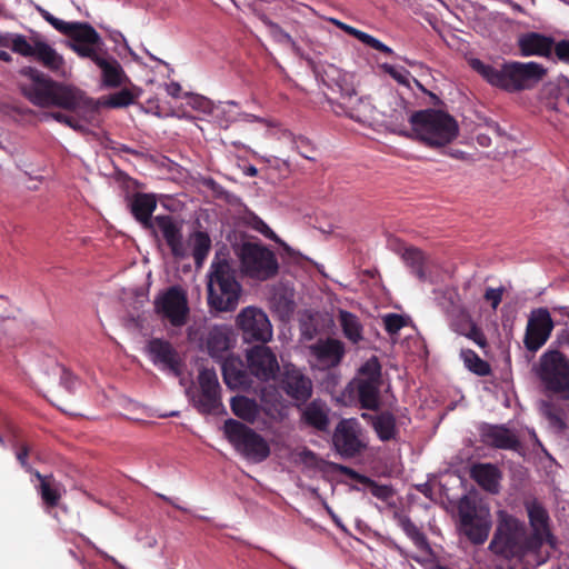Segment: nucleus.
I'll use <instances>...</instances> for the list:
<instances>
[{
  "instance_id": "f257e3e1",
  "label": "nucleus",
  "mask_w": 569,
  "mask_h": 569,
  "mask_svg": "<svg viewBox=\"0 0 569 569\" xmlns=\"http://www.w3.org/2000/svg\"><path fill=\"white\" fill-rule=\"evenodd\" d=\"M23 74L31 80L22 86L23 96L34 106L41 108H59L73 114L62 111H52L47 117L59 123H63L78 132H84L86 128L80 120L89 121L99 111V104L89 98L82 90L52 80L38 69L28 67Z\"/></svg>"
},
{
  "instance_id": "f03ea898",
  "label": "nucleus",
  "mask_w": 569,
  "mask_h": 569,
  "mask_svg": "<svg viewBox=\"0 0 569 569\" xmlns=\"http://www.w3.org/2000/svg\"><path fill=\"white\" fill-rule=\"evenodd\" d=\"M469 63L489 84L510 93L533 89L548 72L547 68L535 61H509L496 67L480 59H471Z\"/></svg>"
},
{
  "instance_id": "7ed1b4c3",
  "label": "nucleus",
  "mask_w": 569,
  "mask_h": 569,
  "mask_svg": "<svg viewBox=\"0 0 569 569\" xmlns=\"http://www.w3.org/2000/svg\"><path fill=\"white\" fill-rule=\"evenodd\" d=\"M208 306L216 312L236 310L242 292L237 273L231 262L217 252L208 272Z\"/></svg>"
},
{
  "instance_id": "20e7f679",
  "label": "nucleus",
  "mask_w": 569,
  "mask_h": 569,
  "mask_svg": "<svg viewBox=\"0 0 569 569\" xmlns=\"http://www.w3.org/2000/svg\"><path fill=\"white\" fill-rule=\"evenodd\" d=\"M409 122L416 139L433 149L451 143L459 134L457 120L439 109L428 108L415 111Z\"/></svg>"
},
{
  "instance_id": "39448f33",
  "label": "nucleus",
  "mask_w": 569,
  "mask_h": 569,
  "mask_svg": "<svg viewBox=\"0 0 569 569\" xmlns=\"http://www.w3.org/2000/svg\"><path fill=\"white\" fill-rule=\"evenodd\" d=\"M528 536L523 521L506 511H500L489 549L507 560L521 559L527 555H538L539 549L527 547Z\"/></svg>"
},
{
  "instance_id": "423d86ee",
  "label": "nucleus",
  "mask_w": 569,
  "mask_h": 569,
  "mask_svg": "<svg viewBox=\"0 0 569 569\" xmlns=\"http://www.w3.org/2000/svg\"><path fill=\"white\" fill-rule=\"evenodd\" d=\"M545 393L569 400V358L558 349H548L535 366Z\"/></svg>"
},
{
  "instance_id": "0eeeda50",
  "label": "nucleus",
  "mask_w": 569,
  "mask_h": 569,
  "mask_svg": "<svg viewBox=\"0 0 569 569\" xmlns=\"http://www.w3.org/2000/svg\"><path fill=\"white\" fill-rule=\"evenodd\" d=\"M460 530L473 545H482L488 539L491 519L490 511L476 497L463 496L458 506Z\"/></svg>"
},
{
  "instance_id": "6e6552de",
  "label": "nucleus",
  "mask_w": 569,
  "mask_h": 569,
  "mask_svg": "<svg viewBox=\"0 0 569 569\" xmlns=\"http://www.w3.org/2000/svg\"><path fill=\"white\" fill-rule=\"evenodd\" d=\"M223 432L228 441L244 458L262 462L270 456L268 441L247 425L230 418L223 423Z\"/></svg>"
},
{
  "instance_id": "1a4fd4ad",
  "label": "nucleus",
  "mask_w": 569,
  "mask_h": 569,
  "mask_svg": "<svg viewBox=\"0 0 569 569\" xmlns=\"http://www.w3.org/2000/svg\"><path fill=\"white\" fill-rule=\"evenodd\" d=\"M239 258L242 270L249 278L266 281L277 276L279 271L274 252L261 243H242Z\"/></svg>"
},
{
  "instance_id": "9d476101",
  "label": "nucleus",
  "mask_w": 569,
  "mask_h": 569,
  "mask_svg": "<svg viewBox=\"0 0 569 569\" xmlns=\"http://www.w3.org/2000/svg\"><path fill=\"white\" fill-rule=\"evenodd\" d=\"M357 393L361 408L378 410L380 407V388L382 386L381 365L377 357H371L359 369Z\"/></svg>"
},
{
  "instance_id": "9b49d317",
  "label": "nucleus",
  "mask_w": 569,
  "mask_h": 569,
  "mask_svg": "<svg viewBox=\"0 0 569 569\" xmlns=\"http://www.w3.org/2000/svg\"><path fill=\"white\" fill-rule=\"evenodd\" d=\"M193 407L202 415H211L222 408L221 387L214 369L202 368L198 375V388L190 395Z\"/></svg>"
},
{
  "instance_id": "f8f14e48",
  "label": "nucleus",
  "mask_w": 569,
  "mask_h": 569,
  "mask_svg": "<svg viewBox=\"0 0 569 569\" xmlns=\"http://www.w3.org/2000/svg\"><path fill=\"white\" fill-rule=\"evenodd\" d=\"M525 509L527 511L531 532L528 533L527 547L541 550L547 543L550 548L557 547V538L551 531L550 517L547 509L537 499L526 500Z\"/></svg>"
},
{
  "instance_id": "ddd939ff",
  "label": "nucleus",
  "mask_w": 569,
  "mask_h": 569,
  "mask_svg": "<svg viewBox=\"0 0 569 569\" xmlns=\"http://www.w3.org/2000/svg\"><path fill=\"white\" fill-rule=\"evenodd\" d=\"M153 305L156 312L168 319L173 327H182L188 322L190 309L187 292L180 286L169 287L159 293Z\"/></svg>"
},
{
  "instance_id": "4468645a",
  "label": "nucleus",
  "mask_w": 569,
  "mask_h": 569,
  "mask_svg": "<svg viewBox=\"0 0 569 569\" xmlns=\"http://www.w3.org/2000/svg\"><path fill=\"white\" fill-rule=\"evenodd\" d=\"M246 342L266 343L272 338V326L268 316L259 308L246 307L236 319Z\"/></svg>"
},
{
  "instance_id": "2eb2a0df",
  "label": "nucleus",
  "mask_w": 569,
  "mask_h": 569,
  "mask_svg": "<svg viewBox=\"0 0 569 569\" xmlns=\"http://www.w3.org/2000/svg\"><path fill=\"white\" fill-rule=\"evenodd\" d=\"M555 321L548 308L540 307L531 310L523 336V346L527 351L536 353L551 337Z\"/></svg>"
},
{
  "instance_id": "dca6fc26",
  "label": "nucleus",
  "mask_w": 569,
  "mask_h": 569,
  "mask_svg": "<svg viewBox=\"0 0 569 569\" xmlns=\"http://www.w3.org/2000/svg\"><path fill=\"white\" fill-rule=\"evenodd\" d=\"M280 389L296 402L297 407L306 405L312 396L311 379L292 363H284L279 373Z\"/></svg>"
},
{
  "instance_id": "f3484780",
  "label": "nucleus",
  "mask_w": 569,
  "mask_h": 569,
  "mask_svg": "<svg viewBox=\"0 0 569 569\" xmlns=\"http://www.w3.org/2000/svg\"><path fill=\"white\" fill-rule=\"evenodd\" d=\"M336 451L343 458H355L367 447L361 439V428L355 419H342L336 426L332 435Z\"/></svg>"
},
{
  "instance_id": "a211bd4d",
  "label": "nucleus",
  "mask_w": 569,
  "mask_h": 569,
  "mask_svg": "<svg viewBox=\"0 0 569 569\" xmlns=\"http://www.w3.org/2000/svg\"><path fill=\"white\" fill-rule=\"evenodd\" d=\"M68 36L71 39V49L81 58H87L96 64L103 57L99 52L102 40L96 29L87 22H74Z\"/></svg>"
},
{
  "instance_id": "6ab92c4d",
  "label": "nucleus",
  "mask_w": 569,
  "mask_h": 569,
  "mask_svg": "<svg viewBox=\"0 0 569 569\" xmlns=\"http://www.w3.org/2000/svg\"><path fill=\"white\" fill-rule=\"evenodd\" d=\"M246 359L249 372L263 382L276 380L282 370L276 353L264 343L248 349Z\"/></svg>"
},
{
  "instance_id": "aec40b11",
  "label": "nucleus",
  "mask_w": 569,
  "mask_h": 569,
  "mask_svg": "<svg viewBox=\"0 0 569 569\" xmlns=\"http://www.w3.org/2000/svg\"><path fill=\"white\" fill-rule=\"evenodd\" d=\"M153 228H157L174 258H184L187 250L182 241V226L170 214L156 216ZM154 231V229H151Z\"/></svg>"
},
{
  "instance_id": "412c9836",
  "label": "nucleus",
  "mask_w": 569,
  "mask_h": 569,
  "mask_svg": "<svg viewBox=\"0 0 569 569\" xmlns=\"http://www.w3.org/2000/svg\"><path fill=\"white\" fill-rule=\"evenodd\" d=\"M479 431L481 441L488 447L516 451L521 446L516 433L503 425L483 423Z\"/></svg>"
},
{
  "instance_id": "4be33fe9",
  "label": "nucleus",
  "mask_w": 569,
  "mask_h": 569,
  "mask_svg": "<svg viewBox=\"0 0 569 569\" xmlns=\"http://www.w3.org/2000/svg\"><path fill=\"white\" fill-rule=\"evenodd\" d=\"M310 351L318 363L325 369L339 366L346 353L343 342L333 338L319 339L310 346Z\"/></svg>"
},
{
  "instance_id": "5701e85b",
  "label": "nucleus",
  "mask_w": 569,
  "mask_h": 569,
  "mask_svg": "<svg viewBox=\"0 0 569 569\" xmlns=\"http://www.w3.org/2000/svg\"><path fill=\"white\" fill-rule=\"evenodd\" d=\"M555 39L539 32H526L519 36L517 46L522 57L550 58L555 48Z\"/></svg>"
},
{
  "instance_id": "b1692460",
  "label": "nucleus",
  "mask_w": 569,
  "mask_h": 569,
  "mask_svg": "<svg viewBox=\"0 0 569 569\" xmlns=\"http://www.w3.org/2000/svg\"><path fill=\"white\" fill-rule=\"evenodd\" d=\"M232 342L233 331L226 325L213 326L204 340L206 349L212 358H223L224 353L231 349Z\"/></svg>"
},
{
  "instance_id": "393cba45",
  "label": "nucleus",
  "mask_w": 569,
  "mask_h": 569,
  "mask_svg": "<svg viewBox=\"0 0 569 569\" xmlns=\"http://www.w3.org/2000/svg\"><path fill=\"white\" fill-rule=\"evenodd\" d=\"M148 349L156 365H162L174 373L179 372L180 358L169 341L159 338L151 339Z\"/></svg>"
},
{
  "instance_id": "a878e982",
  "label": "nucleus",
  "mask_w": 569,
  "mask_h": 569,
  "mask_svg": "<svg viewBox=\"0 0 569 569\" xmlns=\"http://www.w3.org/2000/svg\"><path fill=\"white\" fill-rule=\"evenodd\" d=\"M470 478L485 491L495 495L499 492L502 473L493 463L478 462L471 466Z\"/></svg>"
},
{
  "instance_id": "bb28decb",
  "label": "nucleus",
  "mask_w": 569,
  "mask_h": 569,
  "mask_svg": "<svg viewBox=\"0 0 569 569\" xmlns=\"http://www.w3.org/2000/svg\"><path fill=\"white\" fill-rule=\"evenodd\" d=\"M130 211L144 229H153L152 213L157 208L154 196L138 192L130 200Z\"/></svg>"
},
{
  "instance_id": "cd10ccee",
  "label": "nucleus",
  "mask_w": 569,
  "mask_h": 569,
  "mask_svg": "<svg viewBox=\"0 0 569 569\" xmlns=\"http://www.w3.org/2000/svg\"><path fill=\"white\" fill-rule=\"evenodd\" d=\"M362 418L371 425L381 441L395 440L398 435L396 416L390 411H381L377 415L362 413Z\"/></svg>"
},
{
  "instance_id": "c85d7f7f",
  "label": "nucleus",
  "mask_w": 569,
  "mask_h": 569,
  "mask_svg": "<svg viewBox=\"0 0 569 569\" xmlns=\"http://www.w3.org/2000/svg\"><path fill=\"white\" fill-rule=\"evenodd\" d=\"M33 59L57 76H66V63L56 49L42 40L36 41Z\"/></svg>"
},
{
  "instance_id": "c756f323",
  "label": "nucleus",
  "mask_w": 569,
  "mask_h": 569,
  "mask_svg": "<svg viewBox=\"0 0 569 569\" xmlns=\"http://www.w3.org/2000/svg\"><path fill=\"white\" fill-rule=\"evenodd\" d=\"M301 420L309 427L318 431H327L329 428V409L325 402L315 399L303 405Z\"/></svg>"
},
{
  "instance_id": "7c9ffc66",
  "label": "nucleus",
  "mask_w": 569,
  "mask_h": 569,
  "mask_svg": "<svg viewBox=\"0 0 569 569\" xmlns=\"http://www.w3.org/2000/svg\"><path fill=\"white\" fill-rule=\"evenodd\" d=\"M189 103L192 106V108H194L199 111L214 113V117L220 120L221 126H223L221 117L228 114V117H226V120H224L226 121L224 127H228L229 122L236 121L237 116L239 114V112L234 110V109H238V104L233 101H228V102L223 103L222 106H218V107L213 108L210 100H208L207 98H204L202 96H192L190 98Z\"/></svg>"
},
{
  "instance_id": "2f4dec72",
  "label": "nucleus",
  "mask_w": 569,
  "mask_h": 569,
  "mask_svg": "<svg viewBox=\"0 0 569 569\" xmlns=\"http://www.w3.org/2000/svg\"><path fill=\"white\" fill-rule=\"evenodd\" d=\"M455 332L472 340L478 347L485 349L488 346V340L482 329L473 321L468 312H461L452 322Z\"/></svg>"
},
{
  "instance_id": "473e14b6",
  "label": "nucleus",
  "mask_w": 569,
  "mask_h": 569,
  "mask_svg": "<svg viewBox=\"0 0 569 569\" xmlns=\"http://www.w3.org/2000/svg\"><path fill=\"white\" fill-rule=\"evenodd\" d=\"M221 369L223 381L230 389L249 386L250 378L243 369V363L240 359L233 357L226 358L222 362Z\"/></svg>"
},
{
  "instance_id": "72a5a7b5",
  "label": "nucleus",
  "mask_w": 569,
  "mask_h": 569,
  "mask_svg": "<svg viewBox=\"0 0 569 569\" xmlns=\"http://www.w3.org/2000/svg\"><path fill=\"white\" fill-rule=\"evenodd\" d=\"M33 477L39 481L37 490L46 507H57L62 497L63 486L57 481L52 475H41L40 472H34Z\"/></svg>"
},
{
  "instance_id": "f704fd0d",
  "label": "nucleus",
  "mask_w": 569,
  "mask_h": 569,
  "mask_svg": "<svg viewBox=\"0 0 569 569\" xmlns=\"http://www.w3.org/2000/svg\"><path fill=\"white\" fill-rule=\"evenodd\" d=\"M97 66L101 69L102 81L106 87L117 88L128 80L119 61L103 52Z\"/></svg>"
},
{
  "instance_id": "c9c22d12",
  "label": "nucleus",
  "mask_w": 569,
  "mask_h": 569,
  "mask_svg": "<svg viewBox=\"0 0 569 569\" xmlns=\"http://www.w3.org/2000/svg\"><path fill=\"white\" fill-rule=\"evenodd\" d=\"M230 408L234 416L249 423H253L260 412L257 401L246 396L232 397L230 400Z\"/></svg>"
},
{
  "instance_id": "e433bc0d",
  "label": "nucleus",
  "mask_w": 569,
  "mask_h": 569,
  "mask_svg": "<svg viewBox=\"0 0 569 569\" xmlns=\"http://www.w3.org/2000/svg\"><path fill=\"white\" fill-rule=\"evenodd\" d=\"M330 21L333 24H336L339 29H341L342 31L348 33L349 36H352L356 39H358L359 41H361L363 44H366L375 50H378L382 53H386L389 56L393 54V50L390 47H388L387 44L381 42L379 39L372 37L371 34L366 33L359 29H356L345 22L337 20V19H331Z\"/></svg>"
},
{
  "instance_id": "4c0bfd02",
  "label": "nucleus",
  "mask_w": 569,
  "mask_h": 569,
  "mask_svg": "<svg viewBox=\"0 0 569 569\" xmlns=\"http://www.w3.org/2000/svg\"><path fill=\"white\" fill-rule=\"evenodd\" d=\"M192 257L197 268H201L211 250V238L206 231L197 230L189 237Z\"/></svg>"
},
{
  "instance_id": "58836bf2",
  "label": "nucleus",
  "mask_w": 569,
  "mask_h": 569,
  "mask_svg": "<svg viewBox=\"0 0 569 569\" xmlns=\"http://www.w3.org/2000/svg\"><path fill=\"white\" fill-rule=\"evenodd\" d=\"M11 448L18 463L27 473L34 476V472H39L29 462V458L33 453V446L29 440L16 437L11 441Z\"/></svg>"
},
{
  "instance_id": "ea45409f",
  "label": "nucleus",
  "mask_w": 569,
  "mask_h": 569,
  "mask_svg": "<svg viewBox=\"0 0 569 569\" xmlns=\"http://www.w3.org/2000/svg\"><path fill=\"white\" fill-rule=\"evenodd\" d=\"M541 413L549 421L550 426L557 431H563L567 428L565 422V409L553 400H543L540 406Z\"/></svg>"
},
{
  "instance_id": "a19ab883",
  "label": "nucleus",
  "mask_w": 569,
  "mask_h": 569,
  "mask_svg": "<svg viewBox=\"0 0 569 569\" xmlns=\"http://www.w3.org/2000/svg\"><path fill=\"white\" fill-rule=\"evenodd\" d=\"M399 523L403 532L412 540L419 550L423 551L426 555L431 553L432 550L427 536L411 521L409 517H401Z\"/></svg>"
},
{
  "instance_id": "79ce46f5",
  "label": "nucleus",
  "mask_w": 569,
  "mask_h": 569,
  "mask_svg": "<svg viewBox=\"0 0 569 569\" xmlns=\"http://www.w3.org/2000/svg\"><path fill=\"white\" fill-rule=\"evenodd\" d=\"M339 322L347 339L357 343L362 339V326L357 316L349 311L339 312Z\"/></svg>"
},
{
  "instance_id": "37998d69",
  "label": "nucleus",
  "mask_w": 569,
  "mask_h": 569,
  "mask_svg": "<svg viewBox=\"0 0 569 569\" xmlns=\"http://www.w3.org/2000/svg\"><path fill=\"white\" fill-rule=\"evenodd\" d=\"M402 259L411 269V273L413 276H416L419 280L426 279V257L421 250L413 247L406 248L402 253Z\"/></svg>"
},
{
  "instance_id": "c03bdc74",
  "label": "nucleus",
  "mask_w": 569,
  "mask_h": 569,
  "mask_svg": "<svg viewBox=\"0 0 569 569\" xmlns=\"http://www.w3.org/2000/svg\"><path fill=\"white\" fill-rule=\"evenodd\" d=\"M460 357L463 360L466 368L479 377H486L491 373L490 365L481 359L477 352L471 349H462Z\"/></svg>"
},
{
  "instance_id": "a18cd8bd",
  "label": "nucleus",
  "mask_w": 569,
  "mask_h": 569,
  "mask_svg": "<svg viewBox=\"0 0 569 569\" xmlns=\"http://www.w3.org/2000/svg\"><path fill=\"white\" fill-rule=\"evenodd\" d=\"M28 41L27 37L20 33H12L9 42V49L24 58H32L36 51V41Z\"/></svg>"
},
{
  "instance_id": "49530a36",
  "label": "nucleus",
  "mask_w": 569,
  "mask_h": 569,
  "mask_svg": "<svg viewBox=\"0 0 569 569\" xmlns=\"http://www.w3.org/2000/svg\"><path fill=\"white\" fill-rule=\"evenodd\" d=\"M341 471L352 478H358L362 483H368L371 487V493L381 500H386L391 496V489L386 485H378L376 481L365 477L359 476L355 470L349 467H340Z\"/></svg>"
},
{
  "instance_id": "de8ad7c7",
  "label": "nucleus",
  "mask_w": 569,
  "mask_h": 569,
  "mask_svg": "<svg viewBox=\"0 0 569 569\" xmlns=\"http://www.w3.org/2000/svg\"><path fill=\"white\" fill-rule=\"evenodd\" d=\"M136 96L131 90L123 88L108 97L104 106L109 108H124L134 102Z\"/></svg>"
},
{
  "instance_id": "09e8293b",
  "label": "nucleus",
  "mask_w": 569,
  "mask_h": 569,
  "mask_svg": "<svg viewBox=\"0 0 569 569\" xmlns=\"http://www.w3.org/2000/svg\"><path fill=\"white\" fill-rule=\"evenodd\" d=\"M385 330L391 337L399 333L409 322V318L399 313H387L382 317Z\"/></svg>"
},
{
  "instance_id": "8fccbe9b",
  "label": "nucleus",
  "mask_w": 569,
  "mask_h": 569,
  "mask_svg": "<svg viewBox=\"0 0 569 569\" xmlns=\"http://www.w3.org/2000/svg\"><path fill=\"white\" fill-rule=\"evenodd\" d=\"M295 149L307 160L315 161L317 149L313 143L306 137H295L292 140Z\"/></svg>"
},
{
  "instance_id": "3c124183",
  "label": "nucleus",
  "mask_w": 569,
  "mask_h": 569,
  "mask_svg": "<svg viewBox=\"0 0 569 569\" xmlns=\"http://www.w3.org/2000/svg\"><path fill=\"white\" fill-rule=\"evenodd\" d=\"M40 14L41 17L48 22L50 23L57 31L61 32L62 34H67L68 32L71 31L72 29V26L74 24V22H68V21H64V20H61L59 18H56L54 16H52L50 12H48L47 10H43V9H40Z\"/></svg>"
},
{
  "instance_id": "603ef678",
  "label": "nucleus",
  "mask_w": 569,
  "mask_h": 569,
  "mask_svg": "<svg viewBox=\"0 0 569 569\" xmlns=\"http://www.w3.org/2000/svg\"><path fill=\"white\" fill-rule=\"evenodd\" d=\"M505 291L506 289L503 286H500L499 288L488 287L485 290L483 299L490 303L493 311H496L499 305L501 303Z\"/></svg>"
},
{
  "instance_id": "864d4df0",
  "label": "nucleus",
  "mask_w": 569,
  "mask_h": 569,
  "mask_svg": "<svg viewBox=\"0 0 569 569\" xmlns=\"http://www.w3.org/2000/svg\"><path fill=\"white\" fill-rule=\"evenodd\" d=\"M60 369V383L69 392H73L79 383V380L76 376H73L67 368L62 366H58Z\"/></svg>"
},
{
  "instance_id": "5fc2aeb1",
  "label": "nucleus",
  "mask_w": 569,
  "mask_h": 569,
  "mask_svg": "<svg viewBox=\"0 0 569 569\" xmlns=\"http://www.w3.org/2000/svg\"><path fill=\"white\" fill-rule=\"evenodd\" d=\"M557 59L566 64H569V40L563 39L555 43L553 48Z\"/></svg>"
},
{
  "instance_id": "6e6d98bb",
  "label": "nucleus",
  "mask_w": 569,
  "mask_h": 569,
  "mask_svg": "<svg viewBox=\"0 0 569 569\" xmlns=\"http://www.w3.org/2000/svg\"><path fill=\"white\" fill-rule=\"evenodd\" d=\"M268 24L270 27L272 36L279 42L287 43V44L295 43L292 37L288 32H286L283 29H281L280 26H278L277 23H273V22H269Z\"/></svg>"
},
{
  "instance_id": "4d7b16f0",
  "label": "nucleus",
  "mask_w": 569,
  "mask_h": 569,
  "mask_svg": "<svg viewBox=\"0 0 569 569\" xmlns=\"http://www.w3.org/2000/svg\"><path fill=\"white\" fill-rule=\"evenodd\" d=\"M381 68L383 69L385 72H387L389 76H391L399 83H406L407 82L408 71H406V70H398L396 67H393V66H391L389 63H383L381 66Z\"/></svg>"
},
{
  "instance_id": "13d9d810",
  "label": "nucleus",
  "mask_w": 569,
  "mask_h": 569,
  "mask_svg": "<svg viewBox=\"0 0 569 569\" xmlns=\"http://www.w3.org/2000/svg\"><path fill=\"white\" fill-rule=\"evenodd\" d=\"M256 219V222L253 224V228L259 231L260 233H262L264 237H267L268 239H271V240H274L277 241L278 238H277V234L268 227L267 223H264L261 219L259 218H254Z\"/></svg>"
},
{
  "instance_id": "bf43d9fd",
  "label": "nucleus",
  "mask_w": 569,
  "mask_h": 569,
  "mask_svg": "<svg viewBox=\"0 0 569 569\" xmlns=\"http://www.w3.org/2000/svg\"><path fill=\"white\" fill-rule=\"evenodd\" d=\"M280 398H281V396L277 392L276 389H272V390L264 389L262 392V397H261V399L264 403H272L273 406L276 402H279Z\"/></svg>"
},
{
  "instance_id": "052dcab7",
  "label": "nucleus",
  "mask_w": 569,
  "mask_h": 569,
  "mask_svg": "<svg viewBox=\"0 0 569 569\" xmlns=\"http://www.w3.org/2000/svg\"><path fill=\"white\" fill-rule=\"evenodd\" d=\"M167 91L170 96L172 97H178L179 96V92L181 91V87L179 83L177 82H171L168 87H167Z\"/></svg>"
},
{
  "instance_id": "680f3d73",
  "label": "nucleus",
  "mask_w": 569,
  "mask_h": 569,
  "mask_svg": "<svg viewBox=\"0 0 569 569\" xmlns=\"http://www.w3.org/2000/svg\"><path fill=\"white\" fill-rule=\"evenodd\" d=\"M552 311L569 319V306H553Z\"/></svg>"
},
{
  "instance_id": "e2e57ef3",
  "label": "nucleus",
  "mask_w": 569,
  "mask_h": 569,
  "mask_svg": "<svg viewBox=\"0 0 569 569\" xmlns=\"http://www.w3.org/2000/svg\"><path fill=\"white\" fill-rule=\"evenodd\" d=\"M11 34L12 32H0V47L9 48Z\"/></svg>"
},
{
  "instance_id": "0e129e2a",
  "label": "nucleus",
  "mask_w": 569,
  "mask_h": 569,
  "mask_svg": "<svg viewBox=\"0 0 569 569\" xmlns=\"http://www.w3.org/2000/svg\"><path fill=\"white\" fill-rule=\"evenodd\" d=\"M0 60L3 61V62H11L12 61V57L9 52L4 51V50H0Z\"/></svg>"
},
{
  "instance_id": "69168bd1",
  "label": "nucleus",
  "mask_w": 569,
  "mask_h": 569,
  "mask_svg": "<svg viewBox=\"0 0 569 569\" xmlns=\"http://www.w3.org/2000/svg\"><path fill=\"white\" fill-rule=\"evenodd\" d=\"M509 3H510L511 8H512L515 11H517V12H521V13H523V12H525L523 8H522L519 3L513 2V1H511V0H509Z\"/></svg>"
},
{
  "instance_id": "338daca9",
  "label": "nucleus",
  "mask_w": 569,
  "mask_h": 569,
  "mask_svg": "<svg viewBox=\"0 0 569 569\" xmlns=\"http://www.w3.org/2000/svg\"><path fill=\"white\" fill-rule=\"evenodd\" d=\"M257 173H258L257 168H254V167H249L248 168V174L249 176L253 177V176H257Z\"/></svg>"
},
{
  "instance_id": "774afa93",
  "label": "nucleus",
  "mask_w": 569,
  "mask_h": 569,
  "mask_svg": "<svg viewBox=\"0 0 569 569\" xmlns=\"http://www.w3.org/2000/svg\"><path fill=\"white\" fill-rule=\"evenodd\" d=\"M161 498H162L163 500H166L167 502L172 503V502H171V500H170L168 497L161 496Z\"/></svg>"
}]
</instances>
